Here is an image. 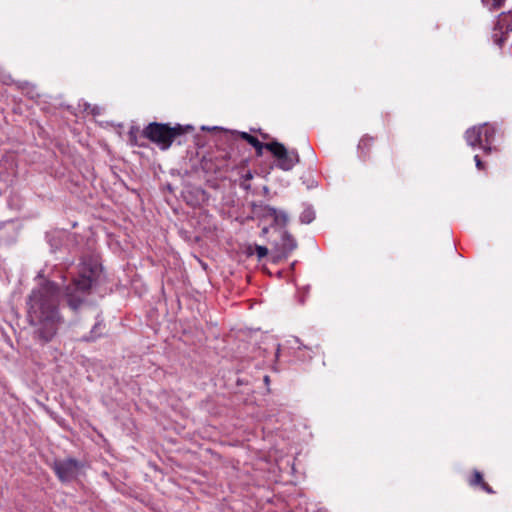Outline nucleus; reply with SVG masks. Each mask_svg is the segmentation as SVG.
Segmentation results:
<instances>
[{
  "instance_id": "nucleus-1",
  "label": "nucleus",
  "mask_w": 512,
  "mask_h": 512,
  "mask_svg": "<svg viewBox=\"0 0 512 512\" xmlns=\"http://www.w3.org/2000/svg\"><path fill=\"white\" fill-rule=\"evenodd\" d=\"M43 302L41 303V315L34 331L38 338L43 342L50 341L56 334L57 325L59 323V314L56 303L59 299V287L50 281H46L40 291Z\"/></svg>"
},
{
  "instance_id": "nucleus-2",
  "label": "nucleus",
  "mask_w": 512,
  "mask_h": 512,
  "mask_svg": "<svg viewBox=\"0 0 512 512\" xmlns=\"http://www.w3.org/2000/svg\"><path fill=\"white\" fill-rule=\"evenodd\" d=\"M183 133L184 129L180 125L171 127L168 124L157 122L150 123L143 130V135L162 150H167L176 137Z\"/></svg>"
},
{
  "instance_id": "nucleus-3",
  "label": "nucleus",
  "mask_w": 512,
  "mask_h": 512,
  "mask_svg": "<svg viewBox=\"0 0 512 512\" xmlns=\"http://www.w3.org/2000/svg\"><path fill=\"white\" fill-rule=\"evenodd\" d=\"M266 149L277 160V167L283 171H290L299 162V154L296 150H288L282 143L272 141L266 144Z\"/></svg>"
},
{
  "instance_id": "nucleus-4",
  "label": "nucleus",
  "mask_w": 512,
  "mask_h": 512,
  "mask_svg": "<svg viewBox=\"0 0 512 512\" xmlns=\"http://www.w3.org/2000/svg\"><path fill=\"white\" fill-rule=\"evenodd\" d=\"M83 464L73 458H67L54 462V471L62 482L73 480Z\"/></svg>"
},
{
  "instance_id": "nucleus-5",
  "label": "nucleus",
  "mask_w": 512,
  "mask_h": 512,
  "mask_svg": "<svg viewBox=\"0 0 512 512\" xmlns=\"http://www.w3.org/2000/svg\"><path fill=\"white\" fill-rule=\"evenodd\" d=\"M480 128L482 132V150L485 153H490L495 138V128L488 123L481 124Z\"/></svg>"
},
{
  "instance_id": "nucleus-6",
  "label": "nucleus",
  "mask_w": 512,
  "mask_h": 512,
  "mask_svg": "<svg viewBox=\"0 0 512 512\" xmlns=\"http://www.w3.org/2000/svg\"><path fill=\"white\" fill-rule=\"evenodd\" d=\"M465 140L469 146L482 149V132L480 125L467 129L465 132Z\"/></svg>"
},
{
  "instance_id": "nucleus-7",
  "label": "nucleus",
  "mask_w": 512,
  "mask_h": 512,
  "mask_svg": "<svg viewBox=\"0 0 512 512\" xmlns=\"http://www.w3.org/2000/svg\"><path fill=\"white\" fill-rule=\"evenodd\" d=\"M469 484L472 487H480L488 494L494 493L493 489L484 481L482 473L478 470H474L471 478L469 479Z\"/></svg>"
},
{
  "instance_id": "nucleus-8",
  "label": "nucleus",
  "mask_w": 512,
  "mask_h": 512,
  "mask_svg": "<svg viewBox=\"0 0 512 512\" xmlns=\"http://www.w3.org/2000/svg\"><path fill=\"white\" fill-rule=\"evenodd\" d=\"M93 279L89 275L82 274L74 281L75 290L86 293L92 287Z\"/></svg>"
},
{
  "instance_id": "nucleus-9",
  "label": "nucleus",
  "mask_w": 512,
  "mask_h": 512,
  "mask_svg": "<svg viewBox=\"0 0 512 512\" xmlns=\"http://www.w3.org/2000/svg\"><path fill=\"white\" fill-rule=\"evenodd\" d=\"M297 247L296 240L287 232L282 235V248L283 251L288 254L295 250Z\"/></svg>"
},
{
  "instance_id": "nucleus-10",
  "label": "nucleus",
  "mask_w": 512,
  "mask_h": 512,
  "mask_svg": "<svg viewBox=\"0 0 512 512\" xmlns=\"http://www.w3.org/2000/svg\"><path fill=\"white\" fill-rule=\"evenodd\" d=\"M66 296H67L68 304L73 310H77L83 302V299L81 297H77L73 293L70 292L69 287L67 288Z\"/></svg>"
},
{
  "instance_id": "nucleus-11",
  "label": "nucleus",
  "mask_w": 512,
  "mask_h": 512,
  "mask_svg": "<svg viewBox=\"0 0 512 512\" xmlns=\"http://www.w3.org/2000/svg\"><path fill=\"white\" fill-rule=\"evenodd\" d=\"M483 4L487 6L490 10L500 8L505 0H482Z\"/></svg>"
},
{
  "instance_id": "nucleus-12",
  "label": "nucleus",
  "mask_w": 512,
  "mask_h": 512,
  "mask_svg": "<svg viewBox=\"0 0 512 512\" xmlns=\"http://www.w3.org/2000/svg\"><path fill=\"white\" fill-rule=\"evenodd\" d=\"M254 249H255L258 260H261L262 258L266 257L268 254V249L265 246L255 245Z\"/></svg>"
},
{
  "instance_id": "nucleus-13",
  "label": "nucleus",
  "mask_w": 512,
  "mask_h": 512,
  "mask_svg": "<svg viewBox=\"0 0 512 512\" xmlns=\"http://www.w3.org/2000/svg\"><path fill=\"white\" fill-rule=\"evenodd\" d=\"M243 182L241 183V186L245 189V190H249L250 189V184H247L246 182L250 181L252 178H253V173L251 171H247L246 173H244L242 176H241Z\"/></svg>"
},
{
  "instance_id": "nucleus-14",
  "label": "nucleus",
  "mask_w": 512,
  "mask_h": 512,
  "mask_svg": "<svg viewBox=\"0 0 512 512\" xmlns=\"http://www.w3.org/2000/svg\"><path fill=\"white\" fill-rule=\"evenodd\" d=\"M267 211L270 215L274 216L276 221L279 219V217H281L283 219V221L287 220V216L284 212L278 213L277 209H275L273 207H268Z\"/></svg>"
},
{
  "instance_id": "nucleus-15",
  "label": "nucleus",
  "mask_w": 512,
  "mask_h": 512,
  "mask_svg": "<svg viewBox=\"0 0 512 512\" xmlns=\"http://www.w3.org/2000/svg\"><path fill=\"white\" fill-rule=\"evenodd\" d=\"M267 143L258 142V145H255L254 148L256 150V155L258 157L263 155V149H266Z\"/></svg>"
},
{
  "instance_id": "nucleus-16",
  "label": "nucleus",
  "mask_w": 512,
  "mask_h": 512,
  "mask_svg": "<svg viewBox=\"0 0 512 512\" xmlns=\"http://www.w3.org/2000/svg\"><path fill=\"white\" fill-rule=\"evenodd\" d=\"M373 143V138L372 137H369V136H365L361 139L360 141V146H365V147H369L371 146Z\"/></svg>"
},
{
  "instance_id": "nucleus-17",
  "label": "nucleus",
  "mask_w": 512,
  "mask_h": 512,
  "mask_svg": "<svg viewBox=\"0 0 512 512\" xmlns=\"http://www.w3.org/2000/svg\"><path fill=\"white\" fill-rule=\"evenodd\" d=\"M245 141L247 143H249L252 147H254L255 145H258V142H260L258 140V138H256L255 136H252L251 134H249V136L247 137V139Z\"/></svg>"
},
{
  "instance_id": "nucleus-18",
  "label": "nucleus",
  "mask_w": 512,
  "mask_h": 512,
  "mask_svg": "<svg viewBox=\"0 0 512 512\" xmlns=\"http://www.w3.org/2000/svg\"><path fill=\"white\" fill-rule=\"evenodd\" d=\"M475 165L479 170L484 169V164L478 155L474 156Z\"/></svg>"
},
{
  "instance_id": "nucleus-19",
  "label": "nucleus",
  "mask_w": 512,
  "mask_h": 512,
  "mask_svg": "<svg viewBox=\"0 0 512 512\" xmlns=\"http://www.w3.org/2000/svg\"><path fill=\"white\" fill-rule=\"evenodd\" d=\"M232 134L238 135L241 139L246 140L249 136L247 132L232 131Z\"/></svg>"
},
{
  "instance_id": "nucleus-20",
  "label": "nucleus",
  "mask_w": 512,
  "mask_h": 512,
  "mask_svg": "<svg viewBox=\"0 0 512 512\" xmlns=\"http://www.w3.org/2000/svg\"><path fill=\"white\" fill-rule=\"evenodd\" d=\"M311 221H312V217H311L310 213H308V214L304 213L302 215V222L310 223Z\"/></svg>"
},
{
  "instance_id": "nucleus-21",
  "label": "nucleus",
  "mask_w": 512,
  "mask_h": 512,
  "mask_svg": "<svg viewBox=\"0 0 512 512\" xmlns=\"http://www.w3.org/2000/svg\"><path fill=\"white\" fill-rule=\"evenodd\" d=\"M493 38H494V42H495L496 44L501 45V43H502V38H501V37H498V34H497V33H495V34L493 35Z\"/></svg>"
},
{
  "instance_id": "nucleus-22",
  "label": "nucleus",
  "mask_w": 512,
  "mask_h": 512,
  "mask_svg": "<svg viewBox=\"0 0 512 512\" xmlns=\"http://www.w3.org/2000/svg\"><path fill=\"white\" fill-rule=\"evenodd\" d=\"M252 246H249L248 249H247V254L248 255H252L253 254V251H252Z\"/></svg>"
},
{
  "instance_id": "nucleus-23",
  "label": "nucleus",
  "mask_w": 512,
  "mask_h": 512,
  "mask_svg": "<svg viewBox=\"0 0 512 512\" xmlns=\"http://www.w3.org/2000/svg\"><path fill=\"white\" fill-rule=\"evenodd\" d=\"M30 302H32V294L27 296V304H29Z\"/></svg>"
},
{
  "instance_id": "nucleus-24",
  "label": "nucleus",
  "mask_w": 512,
  "mask_h": 512,
  "mask_svg": "<svg viewBox=\"0 0 512 512\" xmlns=\"http://www.w3.org/2000/svg\"><path fill=\"white\" fill-rule=\"evenodd\" d=\"M268 233V227H263L262 234L265 235Z\"/></svg>"
},
{
  "instance_id": "nucleus-25",
  "label": "nucleus",
  "mask_w": 512,
  "mask_h": 512,
  "mask_svg": "<svg viewBox=\"0 0 512 512\" xmlns=\"http://www.w3.org/2000/svg\"><path fill=\"white\" fill-rule=\"evenodd\" d=\"M295 342L296 343H300L299 339L298 338H295Z\"/></svg>"
}]
</instances>
